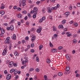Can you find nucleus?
I'll use <instances>...</instances> for the list:
<instances>
[{
  "instance_id": "nucleus-29",
  "label": "nucleus",
  "mask_w": 80,
  "mask_h": 80,
  "mask_svg": "<svg viewBox=\"0 0 80 80\" xmlns=\"http://www.w3.org/2000/svg\"><path fill=\"white\" fill-rule=\"evenodd\" d=\"M32 31H35V29L34 28H32L30 30L31 32H32Z\"/></svg>"
},
{
  "instance_id": "nucleus-58",
  "label": "nucleus",
  "mask_w": 80,
  "mask_h": 80,
  "mask_svg": "<svg viewBox=\"0 0 80 80\" xmlns=\"http://www.w3.org/2000/svg\"><path fill=\"white\" fill-rule=\"evenodd\" d=\"M28 1L30 3H32V1H31V0H28Z\"/></svg>"
},
{
  "instance_id": "nucleus-56",
  "label": "nucleus",
  "mask_w": 80,
  "mask_h": 80,
  "mask_svg": "<svg viewBox=\"0 0 80 80\" xmlns=\"http://www.w3.org/2000/svg\"><path fill=\"white\" fill-rule=\"evenodd\" d=\"M42 22H43V19H41L39 21V22L40 23H42Z\"/></svg>"
},
{
  "instance_id": "nucleus-42",
  "label": "nucleus",
  "mask_w": 80,
  "mask_h": 80,
  "mask_svg": "<svg viewBox=\"0 0 80 80\" xmlns=\"http://www.w3.org/2000/svg\"><path fill=\"white\" fill-rule=\"evenodd\" d=\"M15 19H13L10 22H9V23H13L15 21Z\"/></svg>"
},
{
  "instance_id": "nucleus-47",
  "label": "nucleus",
  "mask_w": 80,
  "mask_h": 80,
  "mask_svg": "<svg viewBox=\"0 0 80 80\" xmlns=\"http://www.w3.org/2000/svg\"><path fill=\"white\" fill-rule=\"evenodd\" d=\"M38 29H39V30L42 31V28L41 26H39L38 27Z\"/></svg>"
},
{
  "instance_id": "nucleus-39",
  "label": "nucleus",
  "mask_w": 80,
  "mask_h": 80,
  "mask_svg": "<svg viewBox=\"0 0 80 80\" xmlns=\"http://www.w3.org/2000/svg\"><path fill=\"white\" fill-rule=\"evenodd\" d=\"M34 70V69L33 68H31L29 69L30 72H32V71H33Z\"/></svg>"
},
{
  "instance_id": "nucleus-55",
  "label": "nucleus",
  "mask_w": 80,
  "mask_h": 80,
  "mask_svg": "<svg viewBox=\"0 0 80 80\" xmlns=\"http://www.w3.org/2000/svg\"><path fill=\"white\" fill-rule=\"evenodd\" d=\"M40 3V2L39 1H37L36 2V4H37V5H39V3Z\"/></svg>"
},
{
  "instance_id": "nucleus-64",
  "label": "nucleus",
  "mask_w": 80,
  "mask_h": 80,
  "mask_svg": "<svg viewBox=\"0 0 80 80\" xmlns=\"http://www.w3.org/2000/svg\"><path fill=\"white\" fill-rule=\"evenodd\" d=\"M34 10H32L31 12H30V13H34Z\"/></svg>"
},
{
  "instance_id": "nucleus-63",
  "label": "nucleus",
  "mask_w": 80,
  "mask_h": 80,
  "mask_svg": "<svg viewBox=\"0 0 80 80\" xmlns=\"http://www.w3.org/2000/svg\"><path fill=\"white\" fill-rule=\"evenodd\" d=\"M31 52L32 53H33V52H34L35 51H34V49H32L31 50Z\"/></svg>"
},
{
  "instance_id": "nucleus-34",
  "label": "nucleus",
  "mask_w": 80,
  "mask_h": 80,
  "mask_svg": "<svg viewBox=\"0 0 80 80\" xmlns=\"http://www.w3.org/2000/svg\"><path fill=\"white\" fill-rule=\"evenodd\" d=\"M63 75V74L61 72H59L58 73V75L59 76H62Z\"/></svg>"
},
{
  "instance_id": "nucleus-15",
  "label": "nucleus",
  "mask_w": 80,
  "mask_h": 80,
  "mask_svg": "<svg viewBox=\"0 0 80 80\" xmlns=\"http://www.w3.org/2000/svg\"><path fill=\"white\" fill-rule=\"evenodd\" d=\"M14 75H17V73L18 72V71L17 69H15V70L14 69Z\"/></svg>"
},
{
  "instance_id": "nucleus-60",
  "label": "nucleus",
  "mask_w": 80,
  "mask_h": 80,
  "mask_svg": "<svg viewBox=\"0 0 80 80\" xmlns=\"http://www.w3.org/2000/svg\"><path fill=\"white\" fill-rule=\"evenodd\" d=\"M26 25H29V22H26Z\"/></svg>"
},
{
  "instance_id": "nucleus-6",
  "label": "nucleus",
  "mask_w": 80,
  "mask_h": 80,
  "mask_svg": "<svg viewBox=\"0 0 80 80\" xmlns=\"http://www.w3.org/2000/svg\"><path fill=\"white\" fill-rule=\"evenodd\" d=\"M51 52L53 53H55L57 52V50L56 49L52 48V49Z\"/></svg>"
},
{
  "instance_id": "nucleus-25",
  "label": "nucleus",
  "mask_w": 80,
  "mask_h": 80,
  "mask_svg": "<svg viewBox=\"0 0 80 80\" xmlns=\"http://www.w3.org/2000/svg\"><path fill=\"white\" fill-rule=\"evenodd\" d=\"M41 31H42L41 30H40L39 29H37L36 32H37V33H40V32H41Z\"/></svg>"
},
{
  "instance_id": "nucleus-45",
  "label": "nucleus",
  "mask_w": 80,
  "mask_h": 80,
  "mask_svg": "<svg viewBox=\"0 0 80 80\" xmlns=\"http://www.w3.org/2000/svg\"><path fill=\"white\" fill-rule=\"evenodd\" d=\"M36 60L38 62H39V59L38 58V57H37L36 58Z\"/></svg>"
},
{
  "instance_id": "nucleus-48",
  "label": "nucleus",
  "mask_w": 80,
  "mask_h": 80,
  "mask_svg": "<svg viewBox=\"0 0 80 80\" xmlns=\"http://www.w3.org/2000/svg\"><path fill=\"white\" fill-rule=\"evenodd\" d=\"M27 50L28 49H29V48H30V45H28V46H27Z\"/></svg>"
},
{
  "instance_id": "nucleus-23",
  "label": "nucleus",
  "mask_w": 80,
  "mask_h": 80,
  "mask_svg": "<svg viewBox=\"0 0 80 80\" xmlns=\"http://www.w3.org/2000/svg\"><path fill=\"white\" fill-rule=\"evenodd\" d=\"M66 71H68L69 70H70V67H69V66H68L66 67Z\"/></svg>"
},
{
  "instance_id": "nucleus-13",
  "label": "nucleus",
  "mask_w": 80,
  "mask_h": 80,
  "mask_svg": "<svg viewBox=\"0 0 80 80\" xmlns=\"http://www.w3.org/2000/svg\"><path fill=\"white\" fill-rule=\"evenodd\" d=\"M48 13H51L52 12V10H51V8L50 7L48 8Z\"/></svg>"
},
{
  "instance_id": "nucleus-26",
  "label": "nucleus",
  "mask_w": 80,
  "mask_h": 80,
  "mask_svg": "<svg viewBox=\"0 0 80 80\" xmlns=\"http://www.w3.org/2000/svg\"><path fill=\"white\" fill-rule=\"evenodd\" d=\"M14 71H15V69H12L10 70V73H12L14 72Z\"/></svg>"
},
{
  "instance_id": "nucleus-35",
  "label": "nucleus",
  "mask_w": 80,
  "mask_h": 80,
  "mask_svg": "<svg viewBox=\"0 0 80 80\" xmlns=\"http://www.w3.org/2000/svg\"><path fill=\"white\" fill-rule=\"evenodd\" d=\"M13 66L14 67H17V63H14L13 62Z\"/></svg>"
},
{
  "instance_id": "nucleus-41",
  "label": "nucleus",
  "mask_w": 80,
  "mask_h": 80,
  "mask_svg": "<svg viewBox=\"0 0 80 80\" xmlns=\"http://www.w3.org/2000/svg\"><path fill=\"white\" fill-rule=\"evenodd\" d=\"M44 80H46L47 79V76L46 75H45L44 76Z\"/></svg>"
},
{
  "instance_id": "nucleus-5",
  "label": "nucleus",
  "mask_w": 80,
  "mask_h": 80,
  "mask_svg": "<svg viewBox=\"0 0 80 80\" xmlns=\"http://www.w3.org/2000/svg\"><path fill=\"white\" fill-rule=\"evenodd\" d=\"M70 14V12H67L64 13V15L65 16H66V17H68V16Z\"/></svg>"
},
{
  "instance_id": "nucleus-59",
  "label": "nucleus",
  "mask_w": 80,
  "mask_h": 80,
  "mask_svg": "<svg viewBox=\"0 0 80 80\" xmlns=\"http://www.w3.org/2000/svg\"><path fill=\"white\" fill-rule=\"evenodd\" d=\"M25 2H26V0H22V3H25Z\"/></svg>"
},
{
  "instance_id": "nucleus-62",
  "label": "nucleus",
  "mask_w": 80,
  "mask_h": 80,
  "mask_svg": "<svg viewBox=\"0 0 80 80\" xmlns=\"http://www.w3.org/2000/svg\"><path fill=\"white\" fill-rule=\"evenodd\" d=\"M77 7H80V3H78L77 4Z\"/></svg>"
},
{
  "instance_id": "nucleus-50",
  "label": "nucleus",
  "mask_w": 80,
  "mask_h": 80,
  "mask_svg": "<svg viewBox=\"0 0 80 80\" xmlns=\"http://www.w3.org/2000/svg\"><path fill=\"white\" fill-rule=\"evenodd\" d=\"M10 61L9 60H7L6 61V64H8V63H9H9H10Z\"/></svg>"
},
{
  "instance_id": "nucleus-21",
  "label": "nucleus",
  "mask_w": 80,
  "mask_h": 80,
  "mask_svg": "<svg viewBox=\"0 0 80 80\" xmlns=\"http://www.w3.org/2000/svg\"><path fill=\"white\" fill-rule=\"evenodd\" d=\"M0 13L2 15H4L5 14V12L3 11H0Z\"/></svg>"
},
{
  "instance_id": "nucleus-53",
  "label": "nucleus",
  "mask_w": 80,
  "mask_h": 80,
  "mask_svg": "<svg viewBox=\"0 0 80 80\" xmlns=\"http://www.w3.org/2000/svg\"><path fill=\"white\" fill-rule=\"evenodd\" d=\"M42 21L43 20L44 21V20H45V16H44L42 17Z\"/></svg>"
},
{
  "instance_id": "nucleus-31",
  "label": "nucleus",
  "mask_w": 80,
  "mask_h": 80,
  "mask_svg": "<svg viewBox=\"0 0 80 80\" xmlns=\"http://www.w3.org/2000/svg\"><path fill=\"white\" fill-rule=\"evenodd\" d=\"M12 44H11L9 46V50H11L12 49Z\"/></svg>"
},
{
  "instance_id": "nucleus-2",
  "label": "nucleus",
  "mask_w": 80,
  "mask_h": 80,
  "mask_svg": "<svg viewBox=\"0 0 80 80\" xmlns=\"http://www.w3.org/2000/svg\"><path fill=\"white\" fill-rule=\"evenodd\" d=\"M7 49L5 48L3 50V52L2 53V55L4 56L6 55V53H7Z\"/></svg>"
},
{
  "instance_id": "nucleus-30",
  "label": "nucleus",
  "mask_w": 80,
  "mask_h": 80,
  "mask_svg": "<svg viewBox=\"0 0 80 80\" xmlns=\"http://www.w3.org/2000/svg\"><path fill=\"white\" fill-rule=\"evenodd\" d=\"M74 25L75 27H78V23L77 22H74Z\"/></svg>"
},
{
  "instance_id": "nucleus-28",
  "label": "nucleus",
  "mask_w": 80,
  "mask_h": 80,
  "mask_svg": "<svg viewBox=\"0 0 80 80\" xmlns=\"http://www.w3.org/2000/svg\"><path fill=\"white\" fill-rule=\"evenodd\" d=\"M42 12H43V13H45L44 12H45V10H46L45 8H42Z\"/></svg>"
},
{
  "instance_id": "nucleus-43",
  "label": "nucleus",
  "mask_w": 80,
  "mask_h": 80,
  "mask_svg": "<svg viewBox=\"0 0 80 80\" xmlns=\"http://www.w3.org/2000/svg\"><path fill=\"white\" fill-rule=\"evenodd\" d=\"M5 8V6H2L0 7L1 9H4Z\"/></svg>"
},
{
  "instance_id": "nucleus-18",
  "label": "nucleus",
  "mask_w": 80,
  "mask_h": 80,
  "mask_svg": "<svg viewBox=\"0 0 80 80\" xmlns=\"http://www.w3.org/2000/svg\"><path fill=\"white\" fill-rule=\"evenodd\" d=\"M37 12H36L35 13H34L32 17L33 18H36V16L37 15Z\"/></svg>"
},
{
  "instance_id": "nucleus-12",
  "label": "nucleus",
  "mask_w": 80,
  "mask_h": 80,
  "mask_svg": "<svg viewBox=\"0 0 80 80\" xmlns=\"http://www.w3.org/2000/svg\"><path fill=\"white\" fill-rule=\"evenodd\" d=\"M66 58H67V59L68 60V61H69L70 62V60H70V57H69V56H68V55H66Z\"/></svg>"
},
{
  "instance_id": "nucleus-52",
  "label": "nucleus",
  "mask_w": 80,
  "mask_h": 80,
  "mask_svg": "<svg viewBox=\"0 0 80 80\" xmlns=\"http://www.w3.org/2000/svg\"><path fill=\"white\" fill-rule=\"evenodd\" d=\"M18 26H20L21 25V23L20 22H18Z\"/></svg>"
},
{
  "instance_id": "nucleus-3",
  "label": "nucleus",
  "mask_w": 80,
  "mask_h": 80,
  "mask_svg": "<svg viewBox=\"0 0 80 80\" xmlns=\"http://www.w3.org/2000/svg\"><path fill=\"white\" fill-rule=\"evenodd\" d=\"M11 77H12V76L10 74H8L7 75L6 77V79L8 80H9L11 78Z\"/></svg>"
},
{
  "instance_id": "nucleus-38",
  "label": "nucleus",
  "mask_w": 80,
  "mask_h": 80,
  "mask_svg": "<svg viewBox=\"0 0 80 80\" xmlns=\"http://www.w3.org/2000/svg\"><path fill=\"white\" fill-rule=\"evenodd\" d=\"M53 36L55 37V38H57V37H58V34H55L53 35Z\"/></svg>"
},
{
  "instance_id": "nucleus-27",
  "label": "nucleus",
  "mask_w": 80,
  "mask_h": 80,
  "mask_svg": "<svg viewBox=\"0 0 80 80\" xmlns=\"http://www.w3.org/2000/svg\"><path fill=\"white\" fill-rule=\"evenodd\" d=\"M66 20L65 19H64L62 20V24H64V23H66Z\"/></svg>"
},
{
  "instance_id": "nucleus-49",
  "label": "nucleus",
  "mask_w": 80,
  "mask_h": 80,
  "mask_svg": "<svg viewBox=\"0 0 80 80\" xmlns=\"http://www.w3.org/2000/svg\"><path fill=\"white\" fill-rule=\"evenodd\" d=\"M17 9L18 11H20L22 10V8L20 7L18 8Z\"/></svg>"
},
{
  "instance_id": "nucleus-24",
  "label": "nucleus",
  "mask_w": 80,
  "mask_h": 80,
  "mask_svg": "<svg viewBox=\"0 0 80 80\" xmlns=\"http://www.w3.org/2000/svg\"><path fill=\"white\" fill-rule=\"evenodd\" d=\"M49 45L51 47H52V48H53V45L52 44V42H49Z\"/></svg>"
},
{
  "instance_id": "nucleus-22",
  "label": "nucleus",
  "mask_w": 80,
  "mask_h": 80,
  "mask_svg": "<svg viewBox=\"0 0 80 80\" xmlns=\"http://www.w3.org/2000/svg\"><path fill=\"white\" fill-rule=\"evenodd\" d=\"M1 32L2 34H3V33H5V30H4V29H3V28L1 29Z\"/></svg>"
},
{
  "instance_id": "nucleus-14",
  "label": "nucleus",
  "mask_w": 80,
  "mask_h": 80,
  "mask_svg": "<svg viewBox=\"0 0 80 80\" xmlns=\"http://www.w3.org/2000/svg\"><path fill=\"white\" fill-rule=\"evenodd\" d=\"M10 30H12V31H13V30H14V28H13V26L12 25L10 27Z\"/></svg>"
},
{
  "instance_id": "nucleus-1",
  "label": "nucleus",
  "mask_w": 80,
  "mask_h": 80,
  "mask_svg": "<svg viewBox=\"0 0 80 80\" xmlns=\"http://www.w3.org/2000/svg\"><path fill=\"white\" fill-rule=\"evenodd\" d=\"M13 62L11 61L8 64V67L9 68H11L13 66Z\"/></svg>"
},
{
  "instance_id": "nucleus-61",
  "label": "nucleus",
  "mask_w": 80,
  "mask_h": 80,
  "mask_svg": "<svg viewBox=\"0 0 80 80\" xmlns=\"http://www.w3.org/2000/svg\"><path fill=\"white\" fill-rule=\"evenodd\" d=\"M76 77H78L80 76V75L79 74L77 73L76 74Z\"/></svg>"
},
{
  "instance_id": "nucleus-17",
  "label": "nucleus",
  "mask_w": 80,
  "mask_h": 80,
  "mask_svg": "<svg viewBox=\"0 0 80 80\" xmlns=\"http://www.w3.org/2000/svg\"><path fill=\"white\" fill-rule=\"evenodd\" d=\"M57 28H56V27L54 26H53V31L54 32H56L57 31Z\"/></svg>"
},
{
  "instance_id": "nucleus-54",
  "label": "nucleus",
  "mask_w": 80,
  "mask_h": 80,
  "mask_svg": "<svg viewBox=\"0 0 80 80\" xmlns=\"http://www.w3.org/2000/svg\"><path fill=\"white\" fill-rule=\"evenodd\" d=\"M34 47V43H32V44H31V47Z\"/></svg>"
},
{
  "instance_id": "nucleus-8",
  "label": "nucleus",
  "mask_w": 80,
  "mask_h": 80,
  "mask_svg": "<svg viewBox=\"0 0 80 80\" xmlns=\"http://www.w3.org/2000/svg\"><path fill=\"white\" fill-rule=\"evenodd\" d=\"M36 37L35 36H33L31 38V40L32 42H33L34 41H35V40Z\"/></svg>"
},
{
  "instance_id": "nucleus-40",
  "label": "nucleus",
  "mask_w": 80,
  "mask_h": 80,
  "mask_svg": "<svg viewBox=\"0 0 80 80\" xmlns=\"http://www.w3.org/2000/svg\"><path fill=\"white\" fill-rule=\"evenodd\" d=\"M63 48V47H61V46H59L58 47V50H62Z\"/></svg>"
},
{
  "instance_id": "nucleus-33",
  "label": "nucleus",
  "mask_w": 80,
  "mask_h": 80,
  "mask_svg": "<svg viewBox=\"0 0 80 80\" xmlns=\"http://www.w3.org/2000/svg\"><path fill=\"white\" fill-rule=\"evenodd\" d=\"M42 47H43V46L42 45H41L39 46V49L40 50H42Z\"/></svg>"
},
{
  "instance_id": "nucleus-7",
  "label": "nucleus",
  "mask_w": 80,
  "mask_h": 80,
  "mask_svg": "<svg viewBox=\"0 0 80 80\" xmlns=\"http://www.w3.org/2000/svg\"><path fill=\"white\" fill-rule=\"evenodd\" d=\"M12 40H16V35H15V34H14L13 35L12 37Z\"/></svg>"
},
{
  "instance_id": "nucleus-46",
  "label": "nucleus",
  "mask_w": 80,
  "mask_h": 80,
  "mask_svg": "<svg viewBox=\"0 0 80 80\" xmlns=\"http://www.w3.org/2000/svg\"><path fill=\"white\" fill-rule=\"evenodd\" d=\"M27 11H24L22 12V13H24V14H26L27 13Z\"/></svg>"
},
{
  "instance_id": "nucleus-11",
  "label": "nucleus",
  "mask_w": 80,
  "mask_h": 80,
  "mask_svg": "<svg viewBox=\"0 0 80 80\" xmlns=\"http://www.w3.org/2000/svg\"><path fill=\"white\" fill-rule=\"evenodd\" d=\"M14 55H15V56H18L19 54L18 53V52H17V51H15L14 52Z\"/></svg>"
},
{
  "instance_id": "nucleus-57",
  "label": "nucleus",
  "mask_w": 80,
  "mask_h": 80,
  "mask_svg": "<svg viewBox=\"0 0 80 80\" xmlns=\"http://www.w3.org/2000/svg\"><path fill=\"white\" fill-rule=\"evenodd\" d=\"M34 78L35 80H37V76H34Z\"/></svg>"
},
{
  "instance_id": "nucleus-37",
  "label": "nucleus",
  "mask_w": 80,
  "mask_h": 80,
  "mask_svg": "<svg viewBox=\"0 0 80 80\" xmlns=\"http://www.w3.org/2000/svg\"><path fill=\"white\" fill-rule=\"evenodd\" d=\"M77 42V40H76V39H74L73 40V43H76Z\"/></svg>"
},
{
  "instance_id": "nucleus-4",
  "label": "nucleus",
  "mask_w": 80,
  "mask_h": 80,
  "mask_svg": "<svg viewBox=\"0 0 80 80\" xmlns=\"http://www.w3.org/2000/svg\"><path fill=\"white\" fill-rule=\"evenodd\" d=\"M17 17L19 18H22V15L21 14L19 13L17 15Z\"/></svg>"
},
{
  "instance_id": "nucleus-20",
  "label": "nucleus",
  "mask_w": 80,
  "mask_h": 80,
  "mask_svg": "<svg viewBox=\"0 0 80 80\" xmlns=\"http://www.w3.org/2000/svg\"><path fill=\"white\" fill-rule=\"evenodd\" d=\"M47 63H50V62H51V61H50V59H47Z\"/></svg>"
},
{
  "instance_id": "nucleus-51",
  "label": "nucleus",
  "mask_w": 80,
  "mask_h": 80,
  "mask_svg": "<svg viewBox=\"0 0 80 80\" xmlns=\"http://www.w3.org/2000/svg\"><path fill=\"white\" fill-rule=\"evenodd\" d=\"M17 8H18L17 6H14V7L13 8L14 10H16V9H17Z\"/></svg>"
},
{
  "instance_id": "nucleus-9",
  "label": "nucleus",
  "mask_w": 80,
  "mask_h": 80,
  "mask_svg": "<svg viewBox=\"0 0 80 80\" xmlns=\"http://www.w3.org/2000/svg\"><path fill=\"white\" fill-rule=\"evenodd\" d=\"M28 62V60H26L25 61H22V65H23V64H25L27 62Z\"/></svg>"
},
{
  "instance_id": "nucleus-10",
  "label": "nucleus",
  "mask_w": 80,
  "mask_h": 80,
  "mask_svg": "<svg viewBox=\"0 0 80 80\" xmlns=\"http://www.w3.org/2000/svg\"><path fill=\"white\" fill-rule=\"evenodd\" d=\"M58 27L59 28H60V29L62 28V29H63V28H64V27H63V25H59Z\"/></svg>"
},
{
  "instance_id": "nucleus-16",
  "label": "nucleus",
  "mask_w": 80,
  "mask_h": 80,
  "mask_svg": "<svg viewBox=\"0 0 80 80\" xmlns=\"http://www.w3.org/2000/svg\"><path fill=\"white\" fill-rule=\"evenodd\" d=\"M33 11L34 12H37L38 11V8L37 7H34L33 8Z\"/></svg>"
},
{
  "instance_id": "nucleus-44",
  "label": "nucleus",
  "mask_w": 80,
  "mask_h": 80,
  "mask_svg": "<svg viewBox=\"0 0 80 80\" xmlns=\"http://www.w3.org/2000/svg\"><path fill=\"white\" fill-rule=\"evenodd\" d=\"M10 37H8V38H6V40H7L8 41H10Z\"/></svg>"
},
{
  "instance_id": "nucleus-19",
  "label": "nucleus",
  "mask_w": 80,
  "mask_h": 80,
  "mask_svg": "<svg viewBox=\"0 0 80 80\" xmlns=\"http://www.w3.org/2000/svg\"><path fill=\"white\" fill-rule=\"evenodd\" d=\"M5 44H9L10 43V41L6 40L5 41Z\"/></svg>"
},
{
  "instance_id": "nucleus-32",
  "label": "nucleus",
  "mask_w": 80,
  "mask_h": 80,
  "mask_svg": "<svg viewBox=\"0 0 80 80\" xmlns=\"http://www.w3.org/2000/svg\"><path fill=\"white\" fill-rule=\"evenodd\" d=\"M69 73H70V72H68V71H66V72H64V74L65 75H67V74H69Z\"/></svg>"
},
{
  "instance_id": "nucleus-36",
  "label": "nucleus",
  "mask_w": 80,
  "mask_h": 80,
  "mask_svg": "<svg viewBox=\"0 0 80 80\" xmlns=\"http://www.w3.org/2000/svg\"><path fill=\"white\" fill-rule=\"evenodd\" d=\"M35 71H36V72H39V71H40V70L39 69V68H37L35 70Z\"/></svg>"
}]
</instances>
